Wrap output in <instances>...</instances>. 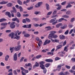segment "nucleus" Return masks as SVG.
<instances>
[{
	"instance_id": "412c9836",
	"label": "nucleus",
	"mask_w": 75,
	"mask_h": 75,
	"mask_svg": "<svg viewBox=\"0 0 75 75\" xmlns=\"http://www.w3.org/2000/svg\"><path fill=\"white\" fill-rule=\"evenodd\" d=\"M61 67L59 65H58L57 67V70L58 71H59L60 70H61Z\"/></svg>"
},
{
	"instance_id": "cd10ccee",
	"label": "nucleus",
	"mask_w": 75,
	"mask_h": 75,
	"mask_svg": "<svg viewBox=\"0 0 75 75\" xmlns=\"http://www.w3.org/2000/svg\"><path fill=\"white\" fill-rule=\"evenodd\" d=\"M1 25L2 26H4L5 25H7V23H1Z\"/></svg>"
},
{
	"instance_id": "a878e982",
	"label": "nucleus",
	"mask_w": 75,
	"mask_h": 75,
	"mask_svg": "<svg viewBox=\"0 0 75 75\" xmlns=\"http://www.w3.org/2000/svg\"><path fill=\"white\" fill-rule=\"evenodd\" d=\"M30 1V0H27L26 1H24L23 2V4H25L26 6H27V3H28Z\"/></svg>"
},
{
	"instance_id": "ea45409f",
	"label": "nucleus",
	"mask_w": 75,
	"mask_h": 75,
	"mask_svg": "<svg viewBox=\"0 0 75 75\" xmlns=\"http://www.w3.org/2000/svg\"><path fill=\"white\" fill-rule=\"evenodd\" d=\"M72 6L71 5L69 4L66 6V8H70V7H72Z\"/></svg>"
},
{
	"instance_id": "09e8293b",
	"label": "nucleus",
	"mask_w": 75,
	"mask_h": 75,
	"mask_svg": "<svg viewBox=\"0 0 75 75\" xmlns=\"http://www.w3.org/2000/svg\"><path fill=\"white\" fill-rule=\"evenodd\" d=\"M19 9H20V11L21 12L23 11V8H22V7L21 6H20Z\"/></svg>"
},
{
	"instance_id": "aec40b11",
	"label": "nucleus",
	"mask_w": 75,
	"mask_h": 75,
	"mask_svg": "<svg viewBox=\"0 0 75 75\" xmlns=\"http://www.w3.org/2000/svg\"><path fill=\"white\" fill-rule=\"evenodd\" d=\"M61 25H62V23H59L56 25V28H59L60 26H61Z\"/></svg>"
},
{
	"instance_id": "4be33fe9",
	"label": "nucleus",
	"mask_w": 75,
	"mask_h": 75,
	"mask_svg": "<svg viewBox=\"0 0 75 75\" xmlns=\"http://www.w3.org/2000/svg\"><path fill=\"white\" fill-rule=\"evenodd\" d=\"M40 67L42 69H45V66L43 64L40 65Z\"/></svg>"
},
{
	"instance_id": "49530a36",
	"label": "nucleus",
	"mask_w": 75,
	"mask_h": 75,
	"mask_svg": "<svg viewBox=\"0 0 75 75\" xmlns=\"http://www.w3.org/2000/svg\"><path fill=\"white\" fill-rule=\"evenodd\" d=\"M65 67L67 68V69H70L71 68V67L69 66H68L67 65H65Z\"/></svg>"
},
{
	"instance_id": "864d4df0",
	"label": "nucleus",
	"mask_w": 75,
	"mask_h": 75,
	"mask_svg": "<svg viewBox=\"0 0 75 75\" xmlns=\"http://www.w3.org/2000/svg\"><path fill=\"white\" fill-rule=\"evenodd\" d=\"M58 37V35H53V38H56Z\"/></svg>"
},
{
	"instance_id": "72a5a7b5",
	"label": "nucleus",
	"mask_w": 75,
	"mask_h": 75,
	"mask_svg": "<svg viewBox=\"0 0 75 75\" xmlns=\"http://www.w3.org/2000/svg\"><path fill=\"white\" fill-rule=\"evenodd\" d=\"M68 47L67 46H66L64 47V51H66V52H67L68 51V49H67Z\"/></svg>"
},
{
	"instance_id": "bf43d9fd",
	"label": "nucleus",
	"mask_w": 75,
	"mask_h": 75,
	"mask_svg": "<svg viewBox=\"0 0 75 75\" xmlns=\"http://www.w3.org/2000/svg\"><path fill=\"white\" fill-rule=\"evenodd\" d=\"M69 31V30H67L64 33V34L65 35H67V34H68V32Z\"/></svg>"
},
{
	"instance_id": "473e14b6",
	"label": "nucleus",
	"mask_w": 75,
	"mask_h": 75,
	"mask_svg": "<svg viewBox=\"0 0 75 75\" xmlns=\"http://www.w3.org/2000/svg\"><path fill=\"white\" fill-rule=\"evenodd\" d=\"M17 16L18 17H19V18L21 17V14L20 12H18L17 13Z\"/></svg>"
},
{
	"instance_id": "052dcab7",
	"label": "nucleus",
	"mask_w": 75,
	"mask_h": 75,
	"mask_svg": "<svg viewBox=\"0 0 75 75\" xmlns=\"http://www.w3.org/2000/svg\"><path fill=\"white\" fill-rule=\"evenodd\" d=\"M38 33H39V32L38 31L34 32V34H35V35L38 34Z\"/></svg>"
},
{
	"instance_id": "58836bf2",
	"label": "nucleus",
	"mask_w": 75,
	"mask_h": 75,
	"mask_svg": "<svg viewBox=\"0 0 75 75\" xmlns=\"http://www.w3.org/2000/svg\"><path fill=\"white\" fill-rule=\"evenodd\" d=\"M17 2L18 4H20V5H21V4H22V2L20 0H18Z\"/></svg>"
},
{
	"instance_id": "4c0bfd02",
	"label": "nucleus",
	"mask_w": 75,
	"mask_h": 75,
	"mask_svg": "<svg viewBox=\"0 0 75 75\" xmlns=\"http://www.w3.org/2000/svg\"><path fill=\"white\" fill-rule=\"evenodd\" d=\"M14 47H11L10 48V51H11V53H12V52H13V51H14V50H13V49H14Z\"/></svg>"
},
{
	"instance_id": "6ab92c4d",
	"label": "nucleus",
	"mask_w": 75,
	"mask_h": 75,
	"mask_svg": "<svg viewBox=\"0 0 75 75\" xmlns=\"http://www.w3.org/2000/svg\"><path fill=\"white\" fill-rule=\"evenodd\" d=\"M42 40H39V42L38 43V46L39 47L41 46V45L42 44Z\"/></svg>"
},
{
	"instance_id": "dca6fc26",
	"label": "nucleus",
	"mask_w": 75,
	"mask_h": 75,
	"mask_svg": "<svg viewBox=\"0 0 75 75\" xmlns=\"http://www.w3.org/2000/svg\"><path fill=\"white\" fill-rule=\"evenodd\" d=\"M9 57H10V56L8 55H6L5 56V59L6 61H8V58H9Z\"/></svg>"
},
{
	"instance_id": "5701e85b",
	"label": "nucleus",
	"mask_w": 75,
	"mask_h": 75,
	"mask_svg": "<svg viewBox=\"0 0 75 75\" xmlns=\"http://www.w3.org/2000/svg\"><path fill=\"white\" fill-rule=\"evenodd\" d=\"M30 34L27 33H26L24 35V37L26 38H27V37H29L30 36Z\"/></svg>"
},
{
	"instance_id": "b1692460",
	"label": "nucleus",
	"mask_w": 75,
	"mask_h": 75,
	"mask_svg": "<svg viewBox=\"0 0 75 75\" xmlns=\"http://www.w3.org/2000/svg\"><path fill=\"white\" fill-rule=\"evenodd\" d=\"M67 25L66 24H65L64 25H63V26L61 27V28L62 29H63L64 30V29H65V28H67Z\"/></svg>"
},
{
	"instance_id": "1a4fd4ad",
	"label": "nucleus",
	"mask_w": 75,
	"mask_h": 75,
	"mask_svg": "<svg viewBox=\"0 0 75 75\" xmlns=\"http://www.w3.org/2000/svg\"><path fill=\"white\" fill-rule=\"evenodd\" d=\"M8 3V1H3L0 2V4H7V3Z\"/></svg>"
},
{
	"instance_id": "f704fd0d",
	"label": "nucleus",
	"mask_w": 75,
	"mask_h": 75,
	"mask_svg": "<svg viewBox=\"0 0 75 75\" xmlns=\"http://www.w3.org/2000/svg\"><path fill=\"white\" fill-rule=\"evenodd\" d=\"M58 20L57 19L56 20V21L52 23V25H55V24H57V22H58Z\"/></svg>"
},
{
	"instance_id": "4d7b16f0",
	"label": "nucleus",
	"mask_w": 75,
	"mask_h": 75,
	"mask_svg": "<svg viewBox=\"0 0 75 75\" xmlns=\"http://www.w3.org/2000/svg\"><path fill=\"white\" fill-rule=\"evenodd\" d=\"M43 69V72L44 74H46L47 72V69Z\"/></svg>"
},
{
	"instance_id": "423d86ee",
	"label": "nucleus",
	"mask_w": 75,
	"mask_h": 75,
	"mask_svg": "<svg viewBox=\"0 0 75 75\" xmlns=\"http://www.w3.org/2000/svg\"><path fill=\"white\" fill-rule=\"evenodd\" d=\"M39 65V63L37 62H35V64L33 66V68H35V67H38Z\"/></svg>"
},
{
	"instance_id": "c756f323",
	"label": "nucleus",
	"mask_w": 75,
	"mask_h": 75,
	"mask_svg": "<svg viewBox=\"0 0 75 75\" xmlns=\"http://www.w3.org/2000/svg\"><path fill=\"white\" fill-rule=\"evenodd\" d=\"M62 47V45H59L57 47V49H60Z\"/></svg>"
},
{
	"instance_id": "0eeeda50",
	"label": "nucleus",
	"mask_w": 75,
	"mask_h": 75,
	"mask_svg": "<svg viewBox=\"0 0 75 75\" xmlns=\"http://www.w3.org/2000/svg\"><path fill=\"white\" fill-rule=\"evenodd\" d=\"M5 15H6V16H8L10 18L11 17V13L9 12H5Z\"/></svg>"
},
{
	"instance_id": "bb28decb",
	"label": "nucleus",
	"mask_w": 75,
	"mask_h": 75,
	"mask_svg": "<svg viewBox=\"0 0 75 75\" xmlns=\"http://www.w3.org/2000/svg\"><path fill=\"white\" fill-rule=\"evenodd\" d=\"M46 8L47 10H50V6H49V5L48 4H46Z\"/></svg>"
},
{
	"instance_id": "680f3d73",
	"label": "nucleus",
	"mask_w": 75,
	"mask_h": 75,
	"mask_svg": "<svg viewBox=\"0 0 75 75\" xmlns=\"http://www.w3.org/2000/svg\"><path fill=\"white\" fill-rule=\"evenodd\" d=\"M61 59L60 58L58 57H56L55 58V61H57V60H59V59Z\"/></svg>"
},
{
	"instance_id": "8fccbe9b",
	"label": "nucleus",
	"mask_w": 75,
	"mask_h": 75,
	"mask_svg": "<svg viewBox=\"0 0 75 75\" xmlns=\"http://www.w3.org/2000/svg\"><path fill=\"white\" fill-rule=\"evenodd\" d=\"M44 63H45V62L44 61H42L39 62L40 65H43Z\"/></svg>"
},
{
	"instance_id": "4468645a",
	"label": "nucleus",
	"mask_w": 75,
	"mask_h": 75,
	"mask_svg": "<svg viewBox=\"0 0 75 75\" xmlns=\"http://www.w3.org/2000/svg\"><path fill=\"white\" fill-rule=\"evenodd\" d=\"M65 36L63 35H60L59 36V38L60 40H64V39H65Z\"/></svg>"
},
{
	"instance_id": "c03bdc74",
	"label": "nucleus",
	"mask_w": 75,
	"mask_h": 75,
	"mask_svg": "<svg viewBox=\"0 0 75 75\" xmlns=\"http://www.w3.org/2000/svg\"><path fill=\"white\" fill-rule=\"evenodd\" d=\"M40 7V6L38 3L35 5V7H36V8H38V7Z\"/></svg>"
},
{
	"instance_id": "0e129e2a",
	"label": "nucleus",
	"mask_w": 75,
	"mask_h": 75,
	"mask_svg": "<svg viewBox=\"0 0 75 75\" xmlns=\"http://www.w3.org/2000/svg\"><path fill=\"white\" fill-rule=\"evenodd\" d=\"M54 42H59V40L58 39H55L54 40Z\"/></svg>"
},
{
	"instance_id": "20e7f679",
	"label": "nucleus",
	"mask_w": 75,
	"mask_h": 75,
	"mask_svg": "<svg viewBox=\"0 0 75 75\" xmlns=\"http://www.w3.org/2000/svg\"><path fill=\"white\" fill-rule=\"evenodd\" d=\"M15 22H13L11 24V25H10V27L11 28H15V27H16V25H14V23Z\"/></svg>"
},
{
	"instance_id": "9b49d317",
	"label": "nucleus",
	"mask_w": 75,
	"mask_h": 75,
	"mask_svg": "<svg viewBox=\"0 0 75 75\" xmlns=\"http://www.w3.org/2000/svg\"><path fill=\"white\" fill-rule=\"evenodd\" d=\"M9 37H11V38H14V34L13 33H11L8 35Z\"/></svg>"
},
{
	"instance_id": "ddd939ff",
	"label": "nucleus",
	"mask_w": 75,
	"mask_h": 75,
	"mask_svg": "<svg viewBox=\"0 0 75 75\" xmlns=\"http://www.w3.org/2000/svg\"><path fill=\"white\" fill-rule=\"evenodd\" d=\"M15 36H16V37H14V38H16L17 40H19V39H20V36L17 35V34H15Z\"/></svg>"
},
{
	"instance_id": "e2e57ef3",
	"label": "nucleus",
	"mask_w": 75,
	"mask_h": 75,
	"mask_svg": "<svg viewBox=\"0 0 75 75\" xmlns=\"http://www.w3.org/2000/svg\"><path fill=\"white\" fill-rule=\"evenodd\" d=\"M59 75H64V72H61L59 73Z\"/></svg>"
},
{
	"instance_id": "f3484780",
	"label": "nucleus",
	"mask_w": 75,
	"mask_h": 75,
	"mask_svg": "<svg viewBox=\"0 0 75 75\" xmlns=\"http://www.w3.org/2000/svg\"><path fill=\"white\" fill-rule=\"evenodd\" d=\"M71 12L70 11H68L66 12V14L67 15H71Z\"/></svg>"
},
{
	"instance_id": "603ef678",
	"label": "nucleus",
	"mask_w": 75,
	"mask_h": 75,
	"mask_svg": "<svg viewBox=\"0 0 75 75\" xmlns=\"http://www.w3.org/2000/svg\"><path fill=\"white\" fill-rule=\"evenodd\" d=\"M74 20H75V18H72L71 19V23H73V22Z\"/></svg>"
},
{
	"instance_id": "7c9ffc66",
	"label": "nucleus",
	"mask_w": 75,
	"mask_h": 75,
	"mask_svg": "<svg viewBox=\"0 0 75 75\" xmlns=\"http://www.w3.org/2000/svg\"><path fill=\"white\" fill-rule=\"evenodd\" d=\"M6 21V19L5 18H2L0 19V22H3V21Z\"/></svg>"
},
{
	"instance_id": "13d9d810",
	"label": "nucleus",
	"mask_w": 75,
	"mask_h": 75,
	"mask_svg": "<svg viewBox=\"0 0 75 75\" xmlns=\"http://www.w3.org/2000/svg\"><path fill=\"white\" fill-rule=\"evenodd\" d=\"M32 8H33V6H32L28 8V10H31V9H32Z\"/></svg>"
},
{
	"instance_id": "e433bc0d",
	"label": "nucleus",
	"mask_w": 75,
	"mask_h": 75,
	"mask_svg": "<svg viewBox=\"0 0 75 75\" xmlns=\"http://www.w3.org/2000/svg\"><path fill=\"white\" fill-rule=\"evenodd\" d=\"M64 74V75H69V74H70L69 72H68V71L65 72Z\"/></svg>"
},
{
	"instance_id": "a18cd8bd",
	"label": "nucleus",
	"mask_w": 75,
	"mask_h": 75,
	"mask_svg": "<svg viewBox=\"0 0 75 75\" xmlns=\"http://www.w3.org/2000/svg\"><path fill=\"white\" fill-rule=\"evenodd\" d=\"M31 24H29L28 25H27V28H31Z\"/></svg>"
},
{
	"instance_id": "c85d7f7f",
	"label": "nucleus",
	"mask_w": 75,
	"mask_h": 75,
	"mask_svg": "<svg viewBox=\"0 0 75 75\" xmlns=\"http://www.w3.org/2000/svg\"><path fill=\"white\" fill-rule=\"evenodd\" d=\"M63 20H64V18H62L58 20V22H62Z\"/></svg>"
},
{
	"instance_id": "3c124183",
	"label": "nucleus",
	"mask_w": 75,
	"mask_h": 75,
	"mask_svg": "<svg viewBox=\"0 0 75 75\" xmlns=\"http://www.w3.org/2000/svg\"><path fill=\"white\" fill-rule=\"evenodd\" d=\"M58 17V16L57 15H55L51 17V18H53L55 17Z\"/></svg>"
},
{
	"instance_id": "f8f14e48",
	"label": "nucleus",
	"mask_w": 75,
	"mask_h": 75,
	"mask_svg": "<svg viewBox=\"0 0 75 75\" xmlns=\"http://www.w3.org/2000/svg\"><path fill=\"white\" fill-rule=\"evenodd\" d=\"M13 59L14 61H16L17 60V53H15L13 56Z\"/></svg>"
},
{
	"instance_id": "393cba45",
	"label": "nucleus",
	"mask_w": 75,
	"mask_h": 75,
	"mask_svg": "<svg viewBox=\"0 0 75 75\" xmlns=\"http://www.w3.org/2000/svg\"><path fill=\"white\" fill-rule=\"evenodd\" d=\"M54 19H51L50 21V23H53V22H54V21H55V20H56V18H54Z\"/></svg>"
},
{
	"instance_id": "f257e3e1",
	"label": "nucleus",
	"mask_w": 75,
	"mask_h": 75,
	"mask_svg": "<svg viewBox=\"0 0 75 75\" xmlns=\"http://www.w3.org/2000/svg\"><path fill=\"white\" fill-rule=\"evenodd\" d=\"M57 33V32L55 31H52L50 32V34H49V36L48 37V38L51 39V38H53V37L54 34H55Z\"/></svg>"
},
{
	"instance_id": "338daca9",
	"label": "nucleus",
	"mask_w": 75,
	"mask_h": 75,
	"mask_svg": "<svg viewBox=\"0 0 75 75\" xmlns=\"http://www.w3.org/2000/svg\"><path fill=\"white\" fill-rule=\"evenodd\" d=\"M40 13L39 11H36L35 12V14H39V13Z\"/></svg>"
},
{
	"instance_id": "39448f33",
	"label": "nucleus",
	"mask_w": 75,
	"mask_h": 75,
	"mask_svg": "<svg viewBox=\"0 0 75 75\" xmlns=\"http://www.w3.org/2000/svg\"><path fill=\"white\" fill-rule=\"evenodd\" d=\"M51 42V40H46L44 42L43 45H46L47 44H50Z\"/></svg>"
},
{
	"instance_id": "774afa93",
	"label": "nucleus",
	"mask_w": 75,
	"mask_h": 75,
	"mask_svg": "<svg viewBox=\"0 0 75 75\" xmlns=\"http://www.w3.org/2000/svg\"><path fill=\"white\" fill-rule=\"evenodd\" d=\"M71 60L73 62H75V58H72Z\"/></svg>"
},
{
	"instance_id": "5fc2aeb1",
	"label": "nucleus",
	"mask_w": 75,
	"mask_h": 75,
	"mask_svg": "<svg viewBox=\"0 0 75 75\" xmlns=\"http://www.w3.org/2000/svg\"><path fill=\"white\" fill-rule=\"evenodd\" d=\"M40 57H41V55H38L36 57V58L37 59H38V58H40Z\"/></svg>"
},
{
	"instance_id": "7ed1b4c3",
	"label": "nucleus",
	"mask_w": 75,
	"mask_h": 75,
	"mask_svg": "<svg viewBox=\"0 0 75 75\" xmlns=\"http://www.w3.org/2000/svg\"><path fill=\"white\" fill-rule=\"evenodd\" d=\"M21 48V45H20L18 46L14 47V50L15 51H18L20 50Z\"/></svg>"
},
{
	"instance_id": "37998d69",
	"label": "nucleus",
	"mask_w": 75,
	"mask_h": 75,
	"mask_svg": "<svg viewBox=\"0 0 75 75\" xmlns=\"http://www.w3.org/2000/svg\"><path fill=\"white\" fill-rule=\"evenodd\" d=\"M52 11H50L48 12V13L47 14V16H50L52 14Z\"/></svg>"
},
{
	"instance_id": "6e6d98bb",
	"label": "nucleus",
	"mask_w": 75,
	"mask_h": 75,
	"mask_svg": "<svg viewBox=\"0 0 75 75\" xmlns=\"http://www.w3.org/2000/svg\"><path fill=\"white\" fill-rule=\"evenodd\" d=\"M65 65V64H64V63H62L60 64H59V66L61 67H63Z\"/></svg>"
},
{
	"instance_id": "2eb2a0df",
	"label": "nucleus",
	"mask_w": 75,
	"mask_h": 75,
	"mask_svg": "<svg viewBox=\"0 0 75 75\" xmlns=\"http://www.w3.org/2000/svg\"><path fill=\"white\" fill-rule=\"evenodd\" d=\"M45 61L47 62H53V60L51 59H46Z\"/></svg>"
},
{
	"instance_id": "c9c22d12",
	"label": "nucleus",
	"mask_w": 75,
	"mask_h": 75,
	"mask_svg": "<svg viewBox=\"0 0 75 75\" xmlns=\"http://www.w3.org/2000/svg\"><path fill=\"white\" fill-rule=\"evenodd\" d=\"M48 55H54V53L53 52H48L47 53Z\"/></svg>"
},
{
	"instance_id": "9d476101",
	"label": "nucleus",
	"mask_w": 75,
	"mask_h": 75,
	"mask_svg": "<svg viewBox=\"0 0 75 75\" xmlns=\"http://www.w3.org/2000/svg\"><path fill=\"white\" fill-rule=\"evenodd\" d=\"M13 4L12 3L9 2L7 4L6 6L7 7H11L13 6Z\"/></svg>"
},
{
	"instance_id": "69168bd1",
	"label": "nucleus",
	"mask_w": 75,
	"mask_h": 75,
	"mask_svg": "<svg viewBox=\"0 0 75 75\" xmlns=\"http://www.w3.org/2000/svg\"><path fill=\"white\" fill-rule=\"evenodd\" d=\"M11 31V30H6V33H10Z\"/></svg>"
},
{
	"instance_id": "a19ab883",
	"label": "nucleus",
	"mask_w": 75,
	"mask_h": 75,
	"mask_svg": "<svg viewBox=\"0 0 75 75\" xmlns=\"http://www.w3.org/2000/svg\"><path fill=\"white\" fill-rule=\"evenodd\" d=\"M33 20H35V21H38V20L39 19L38 18H33Z\"/></svg>"
},
{
	"instance_id": "2f4dec72",
	"label": "nucleus",
	"mask_w": 75,
	"mask_h": 75,
	"mask_svg": "<svg viewBox=\"0 0 75 75\" xmlns=\"http://www.w3.org/2000/svg\"><path fill=\"white\" fill-rule=\"evenodd\" d=\"M25 66L26 67H29V66H30V67H31V64L30 63H29L28 64H25Z\"/></svg>"
},
{
	"instance_id": "f03ea898",
	"label": "nucleus",
	"mask_w": 75,
	"mask_h": 75,
	"mask_svg": "<svg viewBox=\"0 0 75 75\" xmlns=\"http://www.w3.org/2000/svg\"><path fill=\"white\" fill-rule=\"evenodd\" d=\"M12 9L13 11H11V16L12 17H14V13H17V11L16 10V9L15 8L14 6H13L12 7Z\"/></svg>"
},
{
	"instance_id": "a211bd4d",
	"label": "nucleus",
	"mask_w": 75,
	"mask_h": 75,
	"mask_svg": "<svg viewBox=\"0 0 75 75\" xmlns=\"http://www.w3.org/2000/svg\"><path fill=\"white\" fill-rule=\"evenodd\" d=\"M62 17L63 18H68L69 16L68 15H64L62 16Z\"/></svg>"
},
{
	"instance_id": "de8ad7c7",
	"label": "nucleus",
	"mask_w": 75,
	"mask_h": 75,
	"mask_svg": "<svg viewBox=\"0 0 75 75\" xmlns=\"http://www.w3.org/2000/svg\"><path fill=\"white\" fill-rule=\"evenodd\" d=\"M38 3L39 4V7H40V6H41V5L42 4V2H39Z\"/></svg>"
},
{
	"instance_id": "79ce46f5",
	"label": "nucleus",
	"mask_w": 75,
	"mask_h": 75,
	"mask_svg": "<svg viewBox=\"0 0 75 75\" xmlns=\"http://www.w3.org/2000/svg\"><path fill=\"white\" fill-rule=\"evenodd\" d=\"M50 65V64L49 63H47L45 64V67H46V68H48V67H49Z\"/></svg>"
},
{
	"instance_id": "6e6552de",
	"label": "nucleus",
	"mask_w": 75,
	"mask_h": 75,
	"mask_svg": "<svg viewBox=\"0 0 75 75\" xmlns=\"http://www.w3.org/2000/svg\"><path fill=\"white\" fill-rule=\"evenodd\" d=\"M45 31H49V30H50L51 29V27L49 26H47L45 28Z\"/></svg>"
}]
</instances>
